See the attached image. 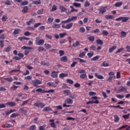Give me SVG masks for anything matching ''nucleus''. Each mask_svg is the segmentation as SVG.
Here are the masks:
<instances>
[{
  "instance_id": "nucleus-1",
  "label": "nucleus",
  "mask_w": 130,
  "mask_h": 130,
  "mask_svg": "<svg viewBox=\"0 0 130 130\" xmlns=\"http://www.w3.org/2000/svg\"><path fill=\"white\" fill-rule=\"evenodd\" d=\"M36 45H43L44 44V40L40 39V38L37 37L36 40Z\"/></svg>"
},
{
  "instance_id": "nucleus-2",
  "label": "nucleus",
  "mask_w": 130,
  "mask_h": 130,
  "mask_svg": "<svg viewBox=\"0 0 130 130\" xmlns=\"http://www.w3.org/2000/svg\"><path fill=\"white\" fill-rule=\"evenodd\" d=\"M36 92H40V93H53L54 92V90L51 89L48 91H45L44 90L42 89V88H38L36 89Z\"/></svg>"
},
{
  "instance_id": "nucleus-3",
  "label": "nucleus",
  "mask_w": 130,
  "mask_h": 130,
  "mask_svg": "<svg viewBox=\"0 0 130 130\" xmlns=\"http://www.w3.org/2000/svg\"><path fill=\"white\" fill-rule=\"evenodd\" d=\"M32 82L34 84V85L35 86V87H37V85H40L42 84V82L41 81L38 80V79H36L35 80H32Z\"/></svg>"
},
{
  "instance_id": "nucleus-4",
  "label": "nucleus",
  "mask_w": 130,
  "mask_h": 130,
  "mask_svg": "<svg viewBox=\"0 0 130 130\" xmlns=\"http://www.w3.org/2000/svg\"><path fill=\"white\" fill-rule=\"evenodd\" d=\"M107 9V7H102L99 9V14H103L106 13V10Z\"/></svg>"
},
{
  "instance_id": "nucleus-5",
  "label": "nucleus",
  "mask_w": 130,
  "mask_h": 130,
  "mask_svg": "<svg viewBox=\"0 0 130 130\" xmlns=\"http://www.w3.org/2000/svg\"><path fill=\"white\" fill-rule=\"evenodd\" d=\"M49 121L50 123V125L52 127H53L54 128H56V124H55V123H54V119H50Z\"/></svg>"
},
{
  "instance_id": "nucleus-6",
  "label": "nucleus",
  "mask_w": 130,
  "mask_h": 130,
  "mask_svg": "<svg viewBox=\"0 0 130 130\" xmlns=\"http://www.w3.org/2000/svg\"><path fill=\"white\" fill-rule=\"evenodd\" d=\"M88 104H99V101L98 100H96L95 102L90 101L86 103V105H88Z\"/></svg>"
},
{
  "instance_id": "nucleus-7",
  "label": "nucleus",
  "mask_w": 130,
  "mask_h": 130,
  "mask_svg": "<svg viewBox=\"0 0 130 130\" xmlns=\"http://www.w3.org/2000/svg\"><path fill=\"white\" fill-rule=\"evenodd\" d=\"M125 91H126V88L122 86L121 88L117 90V93H121L122 92H125Z\"/></svg>"
},
{
  "instance_id": "nucleus-8",
  "label": "nucleus",
  "mask_w": 130,
  "mask_h": 130,
  "mask_svg": "<svg viewBox=\"0 0 130 130\" xmlns=\"http://www.w3.org/2000/svg\"><path fill=\"white\" fill-rule=\"evenodd\" d=\"M6 105L8 106H10L11 107H14V106H16V103L13 102H10L6 103Z\"/></svg>"
},
{
  "instance_id": "nucleus-9",
  "label": "nucleus",
  "mask_w": 130,
  "mask_h": 130,
  "mask_svg": "<svg viewBox=\"0 0 130 130\" xmlns=\"http://www.w3.org/2000/svg\"><path fill=\"white\" fill-rule=\"evenodd\" d=\"M28 10H29V7L28 6H24L23 7V9L22 10V13L25 14L28 12Z\"/></svg>"
},
{
  "instance_id": "nucleus-10",
  "label": "nucleus",
  "mask_w": 130,
  "mask_h": 130,
  "mask_svg": "<svg viewBox=\"0 0 130 130\" xmlns=\"http://www.w3.org/2000/svg\"><path fill=\"white\" fill-rule=\"evenodd\" d=\"M60 60L61 61H63V62H67V61H68V57L67 56H63V57H61Z\"/></svg>"
},
{
  "instance_id": "nucleus-11",
  "label": "nucleus",
  "mask_w": 130,
  "mask_h": 130,
  "mask_svg": "<svg viewBox=\"0 0 130 130\" xmlns=\"http://www.w3.org/2000/svg\"><path fill=\"white\" fill-rule=\"evenodd\" d=\"M64 103L66 104H73V100H71V99H67L65 100Z\"/></svg>"
},
{
  "instance_id": "nucleus-12",
  "label": "nucleus",
  "mask_w": 130,
  "mask_h": 130,
  "mask_svg": "<svg viewBox=\"0 0 130 130\" xmlns=\"http://www.w3.org/2000/svg\"><path fill=\"white\" fill-rule=\"evenodd\" d=\"M52 28L53 29H58V28H60V24H54L52 25Z\"/></svg>"
},
{
  "instance_id": "nucleus-13",
  "label": "nucleus",
  "mask_w": 130,
  "mask_h": 130,
  "mask_svg": "<svg viewBox=\"0 0 130 130\" xmlns=\"http://www.w3.org/2000/svg\"><path fill=\"white\" fill-rule=\"evenodd\" d=\"M95 77H96L97 79H99V80H103V79H104L103 76L101 75H98L97 73H95Z\"/></svg>"
},
{
  "instance_id": "nucleus-14",
  "label": "nucleus",
  "mask_w": 130,
  "mask_h": 130,
  "mask_svg": "<svg viewBox=\"0 0 130 130\" xmlns=\"http://www.w3.org/2000/svg\"><path fill=\"white\" fill-rule=\"evenodd\" d=\"M77 16H72L71 18H69L68 19V21L70 23V22H72V21H76V20H77Z\"/></svg>"
},
{
  "instance_id": "nucleus-15",
  "label": "nucleus",
  "mask_w": 130,
  "mask_h": 130,
  "mask_svg": "<svg viewBox=\"0 0 130 130\" xmlns=\"http://www.w3.org/2000/svg\"><path fill=\"white\" fill-rule=\"evenodd\" d=\"M20 32H21V29L19 28H15L13 32V34H14V35H17V34H19Z\"/></svg>"
},
{
  "instance_id": "nucleus-16",
  "label": "nucleus",
  "mask_w": 130,
  "mask_h": 130,
  "mask_svg": "<svg viewBox=\"0 0 130 130\" xmlns=\"http://www.w3.org/2000/svg\"><path fill=\"white\" fill-rule=\"evenodd\" d=\"M116 46H112L111 48H110L109 49V52H110V53H112V52H113V50H115V49H116Z\"/></svg>"
},
{
  "instance_id": "nucleus-17",
  "label": "nucleus",
  "mask_w": 130,
  "mask_h": 130,
  "mask_svg": "<svg viewBox=\"0 0 130 130\" xmlns=\"http://www.w3.org/2000/svg\"><path fill=\"white\" fill-rule=\"evenodd\" d=\"M51 76L52 78H57V72L53 71L52 72Z\"/></svg>"
},
{
  "instance_id": "nucleus-18",
  "label": "nucleus",
  "mask_w": 130,
  "mask_h": 130,
  "mask_svg": "<svg viewBox=\"0 0 130 130\" xmlns=\"http://www.w3.org/2000/svg\"><path fill=\"white\" fill-rule=\"evenodd\" d=\"M80 45V42L77 41L75 43L73 44V47H77Z\"/></svg>"
},
{
  "instance_id": "nucleus-19",
  "label": "nucleus",
  "mask_w": 130,
  "mask_h": 130,
  "mask_svg": "<svg viewBox=\"0 0 130 130\" xmlns=\"http://www.w3.org/2000/svg\"><path fill=\"white\" fill-rule=\"evenodd\" d=\"M73 27V23H70L66 25V29H71Z\"/></svg>"
},
{
  "instance_id": "nucleus-20",
  "label": "nucleus",
  "mask_w": 130,
  "mask_h": 130,
  "mask_svg": "<svg viewBox=\"0 0 130 130\" xmlns=\"http://www.w3.org/2000/svg\"><path fill=\"white\" fill-rule=\"evenodd\" d=\"M19 111L21 113H24V114H25V115H26V113H27V112H28V111L27 110H24L23 108H21L19 110Z\"/></svg>"
},
{
  "instance_id": "nucleus-21",
  "label": "nucleus",
  "mask_w": 130,
  "mask_h": 130,
  "mask_svg": "<svg viewBox=\"0 0 130 130\" xmlns=\"http://www.w3.org/2000/svg\"><path fill=\"white\" fill-rule=\"evenodd\" d=\"M129 20V18L127 17H122V22H126V21H128Z\"/></svg>"
},
{
  "instance_id": "nucleus-22",
  "label": "nucleus",
  "mask_w": 130,
  "mask_h": 130,
  "mask_svg": "<svg viewBox=\"0 0 130 130\" xmlns=\"http://www.w3.org/2000/svg\"><path fill=\"white\" fill-rule=\"evenodd\" d=\"M28 4H29V2H28V1H24L23 2H21L20 3V6H26V5H28Z\"/></svg>"
},
{
  "instance_id": "nucleus-23",
  "label": "nucleus",
  "mask_w": 130,
  "mask_h": 130,
  "mask_svg": "<svg viewBox=\"0 0 130 130\" xmlns=\"http://www.w3.org/2000/svg\"><path fill=\"white\" fill-rule=\"evenodd\" d=\"M41 64H42V66H47V67H48L50 66L49 63L48 62H46L44 61H42L41 62Z\"/></svg>"
},
{
  "instance_id": "nucleus-24",
  "label": "nucleus",
  "mask_w": 130,
  "mask_h": 130,
  "mask_svg": "<svg viewBox=\"0 0 130 130\" xmlns=\"http://www.w3.org/2000/svg\"><path fill=\"white\" fill-rule=\"evenodd\" d=\"M73 6L76 8H81V4L80 3H74Z\"/></svg>"
},
{
  "instance_id": "nucleus-25",
  "label": "nucleus",
  "mask_w": 130,
  "mask_h": 130,
  "mask_svg": "<svg viewBox=\"0 0 130 130\" xmlns=\"http://www.w3.org/2000/svg\"><path fill=\"white\" fill-rule=\"evenodd\" d=\"M59 9L61 11V12H67V8L62 7V6H59Z\"/></svg>"
},
{
  "instance_id": "nucleus-26",
  "label": "nucleus",
  "mask_w": 130,
  "mask_h": 130,
  "mask_svg": "<svg viewBox=\"0 0 130 130\" xmlns=\"http://www.w3.org/2000/svg\"><path fill=\"white\" fill-rule=\"evenodd\" d=\"M64 77H68V74L67 73H61L59 74L60 78H64Z\"/></svg>"
},
{
  "instance_id": "nucleus-27",
  "label": "nucleus",
  "mask_w": 130,
  "mask_h": 130,
  "mask_svg": "<svg viewBox=\"0 0 130 130\" xmlns=\"http://www.w3.org/2000/svg\"><path fill=\"white\" fill-rule=\"evenodd\" d=\"M59 36L60 38H63V37H64V36H67V32L60 33L59 34Z\"/></svg>"
},
{
  "instance_id": "nucleus-28",
  "label": "nucleus",
  "mask_w": 130,
  "mask_h": 130,
  "mask_svg": "<svg viewBox=\"0 0 130 130\" xmlns=\"http://www.w3.org/2000/svg\"><path fill=\"white\" fill-rule=\"evenodd\" d=\"M45 48L46 49H50V48H51V45L49 44H45Z\"/></svg>"
},
{
  "instance_id": "nucleus-29",
  "label": "nucleus",
  "mask_w": 130,
  "mask_h": 130,
  "mask_svg": "<svg viewBox=\"0 0 130 130\" xmlns=\"http://www.w3.org/2000/svg\"><path fill=\"white\" fill-rule=\"evenodd\" d=\"M114 119L115 122H118V121H119V118L118 117V116H117V115H115L114 116Z\"/></svg>"
},
{
  "instance_id": "nucleus-30",
  "label": "nucleus",
  "mask_w": 130,
  "mask_h": 130,
  "mask_svg": "<svg viewBox=\"0 0 130 130\" xmlns=\"http://www.w3.org/2000/svg\"><path fill=\"white\" fill-rule=\"evenodd\" d=\"M22 49H28L29 50H31L33 49V47L23 46L22 47Z\"/></svg>"
},
{
  "instance_id": "nucleus-31",
  "label": "nucleus",
  "mask_w": 130,
  "mask_h": 130,
  "mask_svg": "<svg viewBox=\"0 0 130 130\" xmlns=\"http://www.w3.org/2000/svg\"><path fill=\"white\" fill-rule=\"evenodd\" d=\"M100 58V56H96L93 58H91V60H93V61H95L96 60H98Z\"/></svg>"
},
{
  "instance_id": "nucleus-32",
  "label": "nucleus",
  "mask_w": 130,
  "mask_h": 130,
  "mask_svg": "<svg viewBox=\"0 0 130 130\" xmlns=\"http://www.w3.org/2000/svg\"><path fill=\"white\" fill-rule=\"evenodd\" d=\"M51 110H52V109L49 108V107H45L44 108V111H51Z\"/></svg>"
},
{
  "instance_id": "nucleus-33",
  "label": "nucleus",
  "mask_w": 130,
  "mask_h": 130,
  "mask_svg": "<svg viewBox=\"0 0 130 130\" xmlns=\"http://www.w3.org/2000/svg\"><path fill=\"white\" fill-rule=\"evenodd\" d=\"M43 9H40L37 11V14L38 15H42L43 14Z\"/></svg>"
},
{
  "instance_id": "nucleus-34",
  "label": "nucleus",
  "mask_w": 130,
  "mask_h": 130,
  "mask_svg": "<svg viewBox=\"0 0 130 130\" xmlns=\"http://www.w3.org/2000/svg\"><path fill=\"white\" fill-rule=\"evenodd\" d=\"M113 18H114V16H113V15H108L105 16L106 19H113Z\"/></svg>"
},
{
  "instance_id": "nucleus-35",
  "label": "nucleus",
  "mask_w": 130,
  "mask_h": 130,
  "mask_svg": "<svg viewBox=\"0 0 130 130\" xmlns=\"http://www.w3.org/2000/svg\"><path fill=\"white\" fill-rule=\"evenodd\" d=\"M116 97H117V98H118V99H121L124 98V95L117 94L116 95Z\"/></svg>"
},
{
  "instance_id": "nucleus-36",
  "label": "nucleus",
  "mask_w": 130,
  "mask_h": 130,
  "mask_svg": "<svg viewBox=\"0 0 130 130\" xmlns=\"http://www.w3.org/2000/svg\"><path fill=\"white\" fill-rule=\"evenodd\" d=\"M94 40L95 37H94V36H90L88 38V40H89V41H91V42H93Z\"/></svg>"
},
{
  "instance_id": "nucleus-37",
  "label": "nucleus",
  "mask_w": 130,
  "mask_h": 130,
  "mask_svg": "<svg viewBox=\"0 0 130 130\" xmlns=\"http://www.w3.org/2000/svg\"><path fill=\"white\" fill-rule=\"evenodd\" d=\"M47 85L49 86V87H50V86H52V87H54V88H55L56 87V85L55 84H54L53 83L48 82L47 83Z\"/></svg>"
},
{
  "instance_id": "nucleus-38",
  "label": "nucleus",
  "mask_w": 130,
  "mask_h": 130,
  "mask_svg": "<svg viewBox=\"0 0 130 130\" xmlns=\"http://www.w3.org/2000/svg\"><path fill=\"white\" fill-rule=\"evenodd\" d=\"M96 43L98 44H100L101 45H102L103 44V42L102 41V40L98 39L96 40Z\"/></svg>"
},
{
  "instance_id": "nucleus-39",
  "label": "nucleus",
  "mask_w": 130,
  "mask_h": 130,
  "mask_svg": "<svg viewBox=\"0 0 130 130\" xmlns=\"http://www.w3.org/2000/svg\"><path fill=\"white\" fill-rule=\"evenodd\" d=\"M17 116H19V115L18 114L14 113L10 116V117H12V118H15V117H17Z\"/></svg>"
},
{
  "instance_id": "nucleus-40",
  "label": "nucleus",
  "mask_w": 130,
  "mask_h": 130,
  "mask_svg": "<svg viewBox=\"0 0 130 130\" xmlns=\"http://www.w3.org/2000/svg\"><path fill=\"white\" fill-rule=\"evenodd\" d=\"M122 5V2H117L115 4V7H120V6H121Z\"/></svg>"
},
{
  "instance_id": "nucleus-41",
  "label": "nucleus",
  "mask_w": 130,
  "mask_h": 130,
  "mask_svg": "<svg viewBox=\"0 0 130 130\" xmlns=\"http://www.w3.org/2000/svg\"><path fill=\"white\" fill-rule=\"evenodd\" d=\"M109 64L105 61L103 62V64L101 67H109Z\"/></svg>"
},
{
  "instance_id": "nucleus-42",
  "label": "nucleus",
  "mask_w": 130,
  "mask_h": 130,
  "mask_svg": "<svg viewBox=\"0 0 130 130\" xmlns=\"http://www.w3.org/2000/svg\"><path fill=\"white\" fill-rule=\"evenodd\" d=\"M59 53L60 56H62V55H64V51L63 50H59Z\"/></svg>"
},
{
  "instance_id": "nucleus-43",
  "label": "nucleus",
  "mask_w": 130,
  "mask_h": 130,
  "mask_svg": "<svg viewBox=\"0 0 130 130\" xmlns=\"http://www.w3.org/2000/svg\"><path fill=\"white\" fill-rule=\"evenodd\" d=\"M109 33L108 31H107V30H103L102 31V35H105V36H107V35H108Z\"/></svg>"
},
{
  "instance_id": "nucleus-44",
  "label": "nucleus",
  "mask_w": 130,
  "mask_h": 130,
  "mask_svg": "<svg viewBox=\"0 0 130 130\" xmlns=\"http://www.w3.org/2000/svg\"><path fill=\"white\" fill-rule=\"evenodd\" d=\"M0 46L1 47V48H4V46H5L4 41L3 40L0 41Z\"/></svg>"
},
{
  "instance_id": "nucleus-45",
  "label": "nucleus",
  "mask_w": 130,
  "mask_h": 130,
  "mask_svg": "<svg viewBox=\"0 0 130 130\" xmlns=\"http://www.w3.org/2000/svg\"><path fill=\"white\" fill-rule=\"evenodd\" d=\"M93 55H94V52L87 53V56H88L89 58H91Z\"/></svg>"
},
{
  "instance_id": "nucleus-46",
  "label": "nucleus",
  "mask_w": 130,
  "mask_h": 130,
  "mask_svg": "<svg viewBox=\"0 0 130 130\" xmlns=\"http://www.w3.org/2000/svg\"><path fill=\"white\" fill-rule=\"evenodd\" d=\"M5 80H6V81H7V82H12L13 81V78L12 77L5 78Z\"/></svg>"
},
{
  "instance_id": "nucleus-47",
  "label": "nucleus",
  "mask_w": 130,
  "mask_h": 130,
  "mask_svg": "<svg viewBox=\"0 0 130 130\" xmlns=\"http://www.w3.org/2000/svg\"><path fill=\"white\" fill-rule=\"evenodd\" d=\"M7 19H8V17L7 16V15H4L2 17V20L4 21V22H6Z\"/></svg>"
},
{
  "instance_id": "nucleus-48",
  "label": "nucleus",
  "mask_w": 130,
  "mask_h": 130,
  "mask_svg": "<svg viewBox=\"0 0 130 130\" xmlns=\"http://www.w3.org/2000/svg\"><path fill=\"white\" fill-rule=\"evenodd\" d=\"M34 4L35 5H40L41 4V1L40 0L37 1H35L33 2Z\"/></svg>"
},
{
  "instance_id": "nucleus-49",
  "label": "nucleus",
  "mask_w": 130,
  "mask_h": 130,
  "mask_svg": "<svg viewBox=\"0 0 130 130\" xmlns=\"http://www.w3.org/2000/svg\"><path fill=\"white\" fill-rule=\"evenodd\" d=\"M64 93H66L67 94V95H70L71 94V91H70V90H65L63 91Z\"/></svg>"
},
{
  "instance_id": "nucleus-50",
  "label": "nucleus",
  "mask_w": 130,
  "mask_h": 130,
  "mask_svg": "<svg viewBox=\"0 0 130 130\" xmlns=\"http://www.w3.org/2000/svg\"><path fill=\"white\" fill-rule=\"evenodd\" d=\"M80 78L81 79H85L86 78V73H84L80 75Z\"/></svg>"
},
{
  "instance_id": "nucleus-51",
  "label": "nucleus",
  "mask_w": 130,
  "mask_h": 130,
  "mask_svg": "<svg viewBox=\"0 0 130 130\" xmlns=\"http://www.w3.org/2000/svg\"><path fill=\"white\" fill-rule=\"evenodd\" d=\"M67 82L69 83V84H74V81L72 80V79H67Z\"/></svg>"
},
{
  "instance_id": "nucleus-52",
  "label": "nucleus",
  "mask_w": 130,
  "mask_h": 130,
  "mask_svg": "<svg viewBox=\"0 0 130 130\" xmlns=\"http://www.w3.org/2000/svg\"><path fill=\"white\" fill-rule=\"evenodd\" d=\"M89 94L90 95V96H95V95H96V92L93 91H90L89 92Z\"/></svg>"
},
{
  "instance_id": "nucleus-53",
  "label": "nucleus",
  "mask_w": 130,
  "mask_h": 130,
  "mask_svg": "<svg viewBox=\"0 0 130 130\" xmlns=\"http://www.w3.org/2000/svg\"><path fill=\"white\" fill-rule=\"evenodd\" d=\"M98 97L97 96H93L91 98V101H93V102H96V100H98Z\"/></svg>"
},
{
  "instance_id": "nucleus-54",
  "label": "nucleus",
  "mask_w": 130,
  "mask_h": 130,
  "mask_svg": "<svg viewBox=\"0 0 130 130\" xmlns=\"http://www.w3.org/2000/svg\"><path fill=\"white\" fill-rule=\"evenodd\" d=\"M57 10V8L55 5H53L52 8V11L53 12L54 11H56Z\"/></svg>"
},
{
  "instance_id": "nucleus-55",
  "label": "nucleus",
  "mask_w": 130,
  "mask_h": 130,
  "mask_svg": "<svg viewBox=\"0 0 130 130\" xmlns=\"http://www.w3.org/2000/svg\"><path fill=\"white\" fill-rule=\"evenodd\" d=\"M79 31L80 32H82V33H85V31H86V30L84 29V27H80Z\"/></svg>"
},
{
  "instance_id": "nucleus-56",
  "label": "nucleus",
  "mask_w": 130,
  "mask_h": 130,
  "mask_svg": "<svg viewBox=\"0 0 130 130\" xmlns=\"http://www.w3.org/2000/svg\"><path fill=\"white\" fill-rule=\"evenodd\" d=\"M40 25H42L41 23H35L34 27L35 28H37V27H38L39 26H40Z\"/></svg>"
},
{
  "instance_id": "nucleus-57",
  "label": "nucleus",
  "mask_w": 130,
  "mask_h": 130,
  "mask_svg": "<svg viewBox=\"0 0 130 130\" xmlns=\"http://www.w3.org/2000/svg\"><path fill=\"white\" fill-rule=\"evenodd\" d=\"M77 63L78 62H77V61H73L72 64L71 65V68H74V67H75V66H76Z\"/></svg>"
},
{
  "instance_id": "nucleus-58",
  "label": "nucleus",
  "mask_w": 130,
  "mask_h": 130,
  "mask_svg": "<svg viewBox=\"0 0 130 130\" xmlns=\"http://www.w3.org/2000/svg\"><path fill=\"white\" fill-rule=\"evenodd\" d=\"M38 50L40 52L41 51H44V48H43V47H39L38 48Z\"/></svg>"
},
{
  "instance_id": "nucleus-59",
  "label": "nucleus",
  "mask_w": 130,
  "mask_h": 130,
  "mask_svg": "<svg viewBox=\"0 0 130 130\" xmlns=\"http://www.w3.org/2000/svg\"><path fill=\"white\" fill-rule=\"evenodd\" d=\"M84 7L85 8H87L88 7H90V3H89L88 2H86L84 4Z\"/></svg>"
},
{
  "instance_id": "nucleus-60",
  "label": "nucleus",
  "mask_w": 130,
  "mask_h": 130,
  "mask_svg": "<svg viewBox=\"0 0 130 130\" xmlns=\"http://www.w3.org/2000/svg\"><path fill=\"white\" fill-rule=\"evenodd\" d=\"M123 48H121L120 49H118V50L116 52V53H119V52H121L122 50H123Z\"/></svg>"
},
{
  "instance_id": "nucleus-61",
  "label": "nucleus",
  "mask_w": 130,
  "mask_h": 130,
  "mask_svg": "<svg viewBox=\"0 0 130 130\" xmlns=\"http://www.w3.org/2000/svg\"><path fill=\"white\" fill-rule=\"evenodd\" d=\"M91 50H96V46L92 45L90 47Z\"/></svg>"
},
{
  "instance_id": "nucleus-62",
  "label": "nucleus",
  "mask_w": 130,
  "mask_h": 130,
  "mask_svg": "<svg viewBox=\"0 0 130 130\" xmlns=\"http://www.w3.org/2000/svg\"><path fill=\"white\" fill-rule=\"evenodd\" d=\"M5 50L6 52H9V51L11 50V47L9 46L8 47L6 48Z\"/></svg>"
},
{
  "instance_id": "nucleus-63",
  "label": "nucleus",
  "mask_w": 130,
  "mask_h": 130,
  "mask_svg": "<svg viewBox=\"0 0 130 130\" xmlns=\"http://www.w3.org/2000/svg\"><path fill=\"white\" fill-rule=\"evenodd\" d=\"M85 52H83L79 55V57L82 58L83 57V56H85Z\"/></svg>"
},
{
  "instance_id": "nucleus-64",
  "label": "nucleus",
  "mask_w": 130,
  "mask_h": 130,
  "mask_svg": "<svg viewBox=\"0 0 130 130\" xmlns=\"http://www.w3.org/2000/svg\"><path fill=\"white\" fill-rule=\"evenodd\" d=\"M39 128V130H45V126H40Z\"/></svg>"
}]
</instances>
